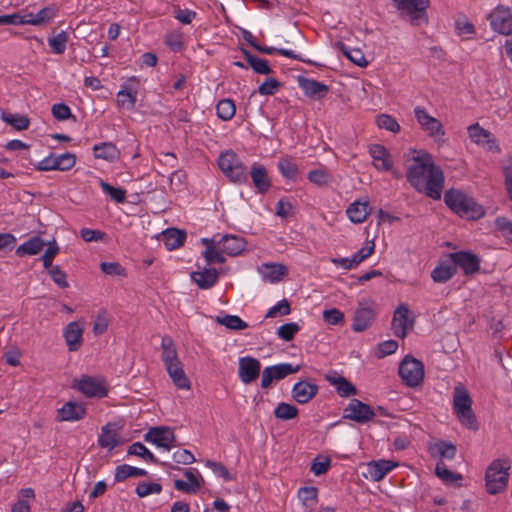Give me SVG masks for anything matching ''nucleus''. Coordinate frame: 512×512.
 <instances>
[{"instance_id":"f257e3e1","label":"nucleus","mask_w":512,"mask_h":512,"mask_svg":"<svg viewBox=\"0 0 512 512\" xmlns=\"http://www.w3.org/2000/svg\"><path fill=\"white\" fill-rule=\"evenodd\" d=\"M406 178L417 192L433 200L441 198L445 182L444 173L429 153L422 151L413 156L407 168Z\"/></svg>"},{"instance_id":"f03ea898","label":"nucleus","mask_w":512,"mask_h":512,"mask_svg":"<svg viewBox=\"0 0 512 512\" xmlns=\"http://www.w3.org/2000/svg\"><path fill=\"white\" fill-rule=\"evenodd\" d=\"M445 204L460 217L465 219H479L485 215L483 207L473 197L457 190L449 189L444 194Z\"/></svg>"},{"instance_id":"7ed1b4c3","label":"nucleus","mask_w":512,"mask_h":512,"mask_svg":"<svg viewBox=\"0 0 512 512\" xmlns=\"http://www.w3.org/2000/svg\"><path fill=\"white\" fill-rule=\"evenodd\" d=\"M510 469L509 458L495 459L489 464L485 472V486L490 495L499 494L506 489Z\"/></svg>"},{"instance_id":"20e7f679","label":"nucleus","mask_w":512,"mask_h":512,"mask_svg":"<svg viewBox=\"0 0 512 512\" xmlns=\"http://www.w3.org/2000/svg\"><path fill=\"white\" fill-rule=\"evenodd\" d=\"M453 411L463 426L471 430L478 429L476 416L472 410V399L462 385L454 388Z\"/></svg>"},{"instance_id":"39448f33","label":"nucleus","mask_w":512,"mask_h":512,"mask_svg":"<svg viewBox=\"0 0 512 512\" xmlns=\"http://www.w3.org/2000/svg\"><path fill=\"white\" fill-rule=\"evenodd\" d=\"M57 8L54 5L46 6L37 12H23L11 15L0 16V25L3 24H30L34 26H41L49 23L56 17Z\"/></svg>"},{"instance_id":"423d86ee","label":"nucleus","mask_w":512,"mask_h":512,"mask_svg":"<svg viewBox=\"0 0 512 512\" xmlns=\"http://www.w3.org/2000/svg\"><path fill=\"white\" fill-rule=\"evenodd\" d=\"M401 16L406 18L413 26L427 24V8L429 0H393Z\"/></svg>"},{"instance_id":"0eeeda50","label":"nucleus","mask_w":512,"mask_h":512,"mask_svg":"<svg viewBox=\"0 0 512 512\" xmlns=\"http://www.w3.org/2000/svg\"><path fill=\"white\" fill-rule=\"evenodd\" d=\"M424 365L420 360L406 356L399 365V376L408 387H417L424 379Z\"/></svg>"},{"instance_id":"6e6552de","label":"nucleus","mask_w":512,"mask_h":512,"mask_svg":"<svg viewBox=\"0 0 512 512\" xmlns=\"http://www.w3.org/2000/svg\"><path fill=\"white\" fill-rule=\"evenodd\" d=\"M75 164L76 155L71 152H65L61 155L51 153L36 165V169L38 171H68L73 168Z\"/></svg>"},{"instance_id":"1a4fd4ad","label":"nucleus","mask_w":512,"mask_h":512,"mask_svg":"<svg viewBox=\"0 0 512 512\" xmlns=\"http://www.w3.org/2000/svg\"><path fill=\"white\" fill-rule=\"evenodd\" d=\"M375 319L374 302L371 300L360 301L354 314L352 329L355 332H363L368 329Z\"/></svg>"},{"instance_id":"9d476101","label":"nucleus","mask_w":512,"mask_h":512,"mask_svg":"<svg viewBox=\"0 0 512 512\" xmlns=\"http://www.w3.org/2000/svg\"><path fill=\"white\" fill-rule=\"evenodd\" d=\"M414 115L421 129L425 131L428 136L443 137L445 135L441 122L431 116L424 107L416 106L414 108Z\"/></svg>"},{"instance_id":"9b49d317","label":"nucleus","mask_w":512,"mask_h":512,"mask_svg":"<svg viewBox=\"0 0 512 512\" xmlns=\"http://www.w3.org/2000/svg\"><path fill=\"white\" fill-rule=\"evenodd\" d=\"M414 326V317L409 308L401 304L399 305L393 315L392 329L397 337L405 338L408 331H411Z\"/></svg>"},{"instance_id":"f8f14e48","label":"nucleus","mask_w":512,"mask_h":512,"mask_svg":"<svg viewBox=\"0 0 512 512\" xmlns=\"http://www.w3.org/2000/svg\"><path fill=\"white\" fill-rule=\"evenodd\" d=\"M299 366H293L290 363H280L264 368L261 376V387L269 388L274 380H281L290 374L298 372Z\"/></svg>"},{"instance_id":"ddd939ff","label":"nucleus","mask_w":512,"mask_h":512,"mask_svg":"<svg viewBox=\"0 0 512 512\" xmlns=\"http://www.w3.org/2000/svg\"><path fill=\"white\" fill-rule=\"evenodd\" d=\"M73 388L81 391L87 397H104L107 395V389L104 382L98 378L84 375L80 379L73 381Z\"/></svg>"},{"instance_id":"4468645a","label":"nucleus","mask_w":512,"mask_h":512,"mask_svg":"<svg viewBox=\"0 0 512 512\" xmlns=\"http://www.w3.org/2000/svg\"><path fill=\"white\" fill-rule=\"evenodd\" d=\"M226 178L238 184L246 182L248 178L247 168L231 150H226Z\"/></svg>"},{"instance_id":"2eb2a0df","label":"nucleus","mask_w":512,"mask_h":512,"mask_svg":"<svg viewBox=\"0 0 512 512\" xmlns=\"http://www.w3.org/2000/svg\"><path fill=\"white\" fill-rule=\"evenodd\" d=\"M455 268L459 267L464 275H474L480 270V258L470 251L449 253Z\"/></svg>"},{"instance_id":"dca6fc26","label":"nucleus","mask_w":512,"mask_h":512,"mask_svg":"<svg viewBox=\"0 0 512 512\" xmlns=\"http://www.w3.org/2000/svg\"><path fill=\"white\" fill-rule=\"evenodd\" d=\"M375 416L371 406L354 398L344 409V417L358 423H366Z\"/></svg>"},{"instance_id":"f3484780","label":"nucleus","mask_w":512,"mask_h":512,"mask_svg":"<svg viewBox=\"0 0 512 512\" xmlns=\"http://www.w3.org/2000/svg\"><path fill=\"white\" fill-rule=\"evenodd\" d=\"M494 32H512V13L508 7L498 6L488 15Z\"/></svg>"},{"instance_id":"a211bd4d","label":"nucleus","mask_w":512,"mask_h":512,"mask_svg":"<svg viewBox=\"0 0 512 512\" xmlns=\"http://www.w3.org/2000/svg\"><path fill=\"white\" fill-rule=\"evenodd\" d=\"M468 134L475 144L483 146L488 151L494 153L500 151V148L492 137V134L488 130L482 128L478 123L472 124L468 127Z\"/></svg>"},{"instance_id":"6ab92c4d","label":"nucleus","mask_w":512,"mask_h":512,"mask_svg":"<svg viewBox=\"0 0 512 512\" xmlns=\"http://www.w3.org/2000/svg\"><path fill=\"white\" fill-rule=\"evenodd\" d=\"M297 82L305 96L310 99L321 100L325 98L329 92V87L326 84L314 79L298 76Z\"/></svg>"},{"instance_id":"aec40b11","label":"nucleus","mask_w":512,"mask_h":512,"mask_svg":"<svg viewBox=\"0 0 512 512\" xmlns=\"http://www.w3.org/2000/svg\"><path fill=\"white\" fill-rule=\"evenodd\" d=\"M261 370V363L258 359L245 356L239 359L238 374L244 384L251 383L258 378Z\"/></svg>"},{"instance_id":"412c9836","label":"nucleus","mask_w":512,"mask_h":512,"mask_svg":"<svg viewBox=\"0 0 512 512\" xmlns=\"http://www.w3.org/2000/svg\"><path fill=\"white\" fill-rule=\"evenodd\" d=\"M145 441L151 442L158 447L170 449L175 441L174 432L167 427L150 428L144 436Z\"/></svg>"},{"instance_id":"4be33fe9","label":"nucleus","mask_w":512,"mask_h":512,"mask_svg":"<svg viewBox=\"0 0 512 512\" xmlns=\"http://www.w3.org/2000/svg\"><path fill=\"white\" fill-rule=\"evenodd\" d=\"M396 463L389 460L371 461L366 466V472L363 473L366 479L373 481L382 480L394 467Z\"/></svg>"},{"instance_id":"5701e85b","label":"nucleus","mask_w":512,"mask_h":512,"mask_svg":"<svg viewBox=\"0 0 512 512\" xmlns=\"http://www.w3.org/2000/svg\"><path fill=\"white\" fill-rule=\"evenodd\" d=\"M83 326L77 322H70L64 329V339L68 350L70 352H75L80 349L83 343Z\"/></svg>"},{"instance_id":"b1692460","label":"nucleus","mask_w":512,"mask_h":512,"mask_svg":"<svg viewBox=\"0 0 512 512\" xmlns=\"http://www.w3.org/2000/svg\"><path fill=\"white\" fill-rule=\"evenodd\" d=\"M86 408L78 402L68 401L57 410V421H78L85 417Z\"/></svg>"},{"instance_id":"393cba45","label":"nucleus","mask_w":512,"mask_h":512,"mask_svg":"<svg viewBox=\"0 0 512 512\" xmlns=\"http://www.w3.org/2000/svg\"><path fill=\"white\" fill-rule=\"evenodd\" d=\"M318 386L308 381H299L292 388V397L299 404H306L318 393Z\"/></svg>"},{"instance_id":"a878e982","label":"nucleus","mask_w":512,"mask_h":512,"mask_svg":"<svg viewBox=\"0 0 512 512\" xmlns=\"http://www.w3.org/2000/svg\"><path fill=\"white\" fill-rule=\"evenodd\" d=\"M250 175H251L253 185L256 188L258 193L265 194L269 191L272 183H271V180L268 175V171L265 168V166H263L259 163H254L252 165Z\"/></svg>"},{"instance_id":"bb28decb","label":"nucleus","mask_w":512,"mask_h":512,"mask_svg":"<svg viewBox=\"0 0 512 512\" xmlns=\"http://www.w3.org/2000/svg\"><path fill=\"white\" fill-rule=\"evenodd\" d=\"M456 272L453 260L448 254L447 257L440 260L438 265L432 270L431 278L436 283H446L456 274Z\"/></svg>"},{"instance_id":"cd10ccee","label":"nucleus","mask_w":512,"mask_h":512,"mask_svg":"<svg viewBox=\"0 0 512 512\" xmlns=\"http://www.w3.org/2000/svg\"><path fill=\"white\" fill-rule=\"evenodd\" d=\"M325 379L335 387L337 393L342 397L353 396L357 393L356 387L336 371H329L325 375Z\"/></svg>"},{"instance_id":"c85d7f7f","label":"nucleus","mask_w":512,"mask_h":512,"mask_svg":"<svg viewBox=\"0 0 512 512\" xmlns=\"http://www.w3.org/2000/svg\"><path fill=\"white\" fill-rule=\"evenodd\" d=\"M369 153L376 169L381 171H390L392 169L393 161L391 155L384 146L374 144L370 147Z\"/></svg>"},{"instance_id":"c756f323","label":"nucleus","mask_w":512,"mask_h":512,"mask_svg":"<svg viewBox=\"0 0 512 512\" xmlns=\"http://www.w3.org/2000/svg\"><path fill=\"white\" fill-rule=\"evenodd\" d=\"M258 272L263 280L270 283H277L288 273V269L283 264L263 263L258 267Z\"/></svg>"},{"instance_id":"7c9ffc66","label":"nucleus","mask_w":512,"mask_h":512,"mask_svg":"<svg viewBox=\"0 0 512 512\" xmlns=\"http://www.w3.org/2000/svg\"><path fill=\"white\" fill-rule=\"evenodd\" d=\"M191 279L200 289L211 288L218 280V272L214 268H203L191 272Z\"/></svg>"},{"instance_id":"2f4dec72","label":"nucleus","mask_w":512,"mask_h":512,"mask_svg":"<svg viewBox=\"0 0 512 512\" xmlns=\"http://www.w3.org/2000/svg\"><path fill=\"white\" fill-rule=\"evenodd\" d=\"M370 211L371 207L368 201L356 200L348 206L346 214L351 222L360 224L366 220Z\"/></svg>"},{"instance_id":"473e14b6","label":"nucleus","mask_w":512,"mask_h":512,"mask_svg":"<svg viewBox=\"0 0 512 512\" xmlns=\"http://www.w3.org/2000/svg\"><path fill=\"white\" fill-rule=\"evenodd\" d=\"M186 237V232L177 228H169L162 232V241L168 250H174L181 247L184 244Z\"/></svg>"},{"instance_id":"72a5a7b5","label":"nucleus","mask_w":512,"mask_h":512,"mask_svg":"<svg viewBox=\"0 0 512 512\" xmlns=\"http://www.w3.org/2000/svg\"><path fill=\"white\" fill-rule=\"evenodd\" d=\"M166 370L177 388L186 390L190 389V380L185 374L181 361L175 364H170L166 367Z\"/></svg>"},{"instance_id":"f704fd0d","label":"nucleus","mask_w":512,"mask_h":512,"mask_svg":"<svg viewBox=\"0 0 512 512\" xmlns=\"http://www.w3.org/2000/svg\"><path fill=\"white\" fill-rule=\"evenodd\" d=\"M98 443L100 447L108 450L114 449L119 444V435L115 429V424L108 423L102 427Z\"/></svg>"},{"instance_id":"c9c22d12","label":"nucleus","mask_w":512,"mask_h":512,"mask_svg":"<svg viewBox=\"0 0 512 512\" xmlns=\"http://www.w3.org/2000/svg\"><path fill=\"white\" fill-rule=\"evenodd\" d=\"M46 244L47 243L40 236H33L28 241L18 246L15 253L18 257L37 255Z\"/></svg>"},{"instance_id":"e433bc0d","label":"nucleus","mask_w":512,"mask_h":512,"mask_svg":"<svg viewBox=\"0 0 512 512\" xmlns=\"http://www.w3.org/2000/svg\"><path fill=\"white\" fill-rule=\"evenodd\" d=\"M247 65L253 69L255 73L268 75L272 72L267 60L259 58L246 49L241 50Z\"/></svg>"},{"instance_id":"4c0bfd02","label":"nucleus","mask_w":512,"mask_h":512,"mask_svg":"<svg viewBox=\"0 0 512 512\" xmlns=\"http://www.w3.org/2000/svg\"><path fill=\"white\" fill-rule=\"evenodd\" d=\"M336 46L352 63L357 66L366 67L368 65V61L361 49L352 48L343 42H337Z\"/></svg>"},{"instance_id":"58836bf2","label":"nucleus","mask_w":512,"mask_h":512,"mask_svg":"<svg viewBox=\"0 0 512 512\" xmlns=\"http://www.w3.org/2000/svg\"><path fill=\"white\" fill-rule=\"evenodd\" d=\"M161 348H162V361H163L165 367L169 366L170 364H175L177 362H180L178 355H177L176 348L174 346L173 339L170 336L162 337Z\"/></svg>"},{"instance_id":"ea45409f","label":"nucleus","mask_w":512,"mask_h":512,"mask_svg":"<svg viewBox=\"0 0 512 512\" xmlns=\"http://www.w3.org/2000/svg\"><path fill=\"white\" fill-rule=\"evenodd\" d=\"M96 158L104 159L107 161H114L119 158L120 152L116 145L112 142H103L93 147Z\"/></svg>"},{"instance_id":"a19ab883","label":"nucleus","mask_w":512,"mask_h":512,"mask_svg":"<svg viewBox=\"0 0 512 512\" xmlns=\"http://www.w3.org/2000/svg\"><path fill=\"white\" fill-rule=\"evenodd\" d=\"M201 242L206 246V249L203 252V257L205 258L207 265L224 262V257L217 249L214 239L202 238Z\"/></svg>"},{"instance_id":"79ce46f5","label":"nucleus","mask_w":512,"mask_h":512,"mask_svg":"<svg viewBox=\"0 0 512 512\" xmlns=\"http://www.w3.org/2000/svg\"><path fill=\"white\" fill-rule=\"evenodd\" d=\"M298 497L305 509L311 512L317 504L318 489L315 486L301 487L298 491Z\"/></svg>"},{"instance_id":"37998d69","label":"nucleus","mask_w":512,"mask_h":512,"mask_svg":"<svg viewBox=\"0 0 512 512\" xmlns=\"http://www.w3.org/2000/svg\"><path fill=\"white\" fill-rule=\"evenodd\" d=\"M147 471L141 468L133 467L127 464H122L116 467L115 481L122 482L129 477L146 476Z\"/></svg>"},{"instance_id":"c03bdc74","label":"nucleus","mask_w":512,"mask_h":512,"mask_svg":"<svg viewBox=\"0 0 512 512\" xmlns=\"http://www.w3.org/2000/svg\"><path fill=\"white\" fill-rule=\"evenodd\" d=\"M246 244L243 237L226 234V255H240L245 250Z\"/></svg>"},{"instance_id":"a18cd8bd","label":"nucleus","mask_w":512,"mask_h":512,"mask_svg":"<svg viewBox=\"0 0 512 512\" xmlns=\"http://www.w3.org/2000/svg\"><path fill=\"white\" fill-rule=\"evenodd\" d=\"M435 474L447 485H451L462 480L461 474L450 471L442 462L437 463L435 467Z\"/></svg>"},{"instance_id":"49530a36","label":"nucleus","mask_w":512,"mask_h":512,"mask_svg":"<svg viewBox=\"0 0 512 512\" xmlns=\"http://www.w3.org/2000/svg\"><path fill=\"white\" fill-rule=\"evenodd\" d=\"M277 166L283 177L290 180L296 179L298 175V167L292 159L288 157H282L280 158Z\"/></svg>"},{"instance_id":"de8ad7c7","label":"nucleus","mask_w":512,"mask_h":512,"mask_svg":"<svg viewBox=\"0 0 512 512\" xmlns=\"http://www.w3.org/2000/svg\"><path fill=\"white\" fill-rule=\"evenodd\" d=\"M274 415L277 419L287 421L297 417L298 409L292 404L281 402L274 409Z\"/></svg>"},{"instance_id":"09e8293b","label":"nucleus","mask_w":512,"mask_h":512,"mask_svg":"<svg viewBox=\"0 0 512 512\" xmlns=\"http://www.w3.org/2000/svg\"><path fill=\"white\" fill-rule=\"evenodd\" d=\"M2 119L18 131L26 130L29 127L30 120L25 115L20 114H3Z\"/></svg>"},{"instance_id":"8fccbe9b","label":"nucleus","mask_w":512,"mask_h":512,"mask_svg":"<svg viewBox=\"0 0 512 512\" xmlns=\"http://www.w3.org/2000/svg\"><path fill=\"white\" fill-rule=\"evenodd\" d=\"M137 92H131L125 89L120 90L117 93V105L128 110H132L135 107L137 100Z\"/></svg>"},{"instance_id":"3c124183","label":"nucleus","mask_w":512,"mask_h":512,"mask_svg":"<svg viewBox=\"0 0 512 512\" xmlns=\"http://www.w3.org/2000/svg\"><path fill=\"white\" fill-rule=\"evenodd\" d=\"M299 330L300 326L297 323H285L278 327L276 334L281 340L291 341L294 339Z\"/></svg>"},{"instance_id":"603ef678","label":"nucleus","mask_w":512,"mask_h":512,"mask_svg":"<svg viewBox=\"0 0 512 512\" xmlns=\"http://www.w3.org/2000/svg\"><path fill=\"white\" fill-rule=\"evenodd\" d=\"M434 449L439 454L440 458L452 460L456 455V446L447 441H439L434 445Z\"/></svg>"},{"instance_id":"864d4df0","label":"nucleus","mask_w":512,"mask_h":512,"mask_svg":"<svg viewBox=\"0 0 512 512\" xmlns=\"http://www.w3.org/2000/svg\"><path fill=\"white\" fill-rule=\"evenodd\" d=\"M376 123L379 128L388 130L393 133H398L400 131V125L396 121V119L387 114H381L377 117Z\"/></svg>"},{"instance_id":"5fc2aeb1","label":"nucleus","mask_w":512,"mask_h":512,"mask_svg":"<svg viewBox=\"0 0 512 512\" xmlns=\"http://www.w3.org/2000/svg\"><path fill=\"white\" fill-rule=\"evenodd\" d=\"M291 312L288 300L282 299L272 306L265 315V318H275L277 316H286Z\"/></svg>"},{"instance_id":"6e6d98bb","label":"nucleus","mask_w":512,"mask_h":512,"mask_svg":"<svg viewBox=\"0 0 512 512\" xmlns=\"http://www.w3.org/2000/svg\"><path fill=\"white\" fill-rule=\"evenodd\" d=\"M67 34H55L48 38V44L56 54H62L66 50Z\"/></svg>"},{"instance_id":"4d7b16f0","label":"nucleus","mask_w":512,"mask_h":512,"mask_svg":"<svg viewBox=\"0 0 512 512\" xmlns=\"http://www.w3.org/2000/svg\"><path fill=\"white\" fill-rule=\"evenodd\" d=\"M100 186L115 202L122 203L125 201L126 191L124 189L113 187L104 181L100 182Z\"/></svg>"},{"instance_id":"13d9d810","label":"nucleus","mask_w":512,"mask_h":512,"mask_svg":"<svg viewBox=\"0 0 512 512\" xmlns=\"http://www.w3.org/2000/svg\"><path fill=\"white\" fill-rule=\"evenodd\" d=\"M281 83L275 78H267L265 81L258 87V93L262 96H270L277 92L280 88Z\"/></svg>"},{"instance_id":"bf43d9fd","label":"nucleus","mask_w":512,"mask_h":512,"mask_svg":"<svg viewBox=\"0 0 512 512\" xmlns=\"http://www.w3.org/2000/svg\"><path fill=\"white\" fill-rule=\"evenodd\" d=\"M59 246L55 240L48 243V248L42 255V262L45 269H49L52 265L54 257L59 253Z\"/></svg>"},{"instance_id":"052dcab7","label":"nucleus","mask_w":512,"mask_h":512,"mask_svg":"<svg viewBox=\"0 0 512 512\" xmlns=\"http://www.w3.org/2000/svg\"><path fill=\"white\" fill-rule=\"evenodd\" d=\"M52 280L60 287L67 288L69 283L67 281L66 273L60 268V266H51L47 269Z\"/></svg>"},{"instance_id":"680f3d73","label":"nucleus","mask_w":512,"mask_h":512,"mask_svg":"<svg viewBox=\"0 0 512 512\" xmlns=\"http://www.w3.org/2000/svg\"><path fill=\"white\" fill-rule=\"evenodd\" d=\"M162 486L159 483H139L136 487V494L140 497H146L150 494H159Z\"/></svg>"},{"instance_id":"e2e57ef3","label":"nucleus","mask_w":512,"mask_h":512,"mask_svg":"<svg viewBox=\"0 0 512 512\" xmlns=\"http://www.w3.org/2000/svg\"><path fill=\"white\" fill-rule=\"evenodd\" d=\"M323 319L327 324L339 325L344 321V314L336 308L323 311Z\"/></svg>"},{"instance_id":"0e129e2a","label":"nucleus","mask_w":512,"mask_h":512,"mask_svg":"<svg viewBox=\"0 0 512 512\" xmlns=\"http://www.w3.org/2000/svg\"><path fill=\"white\" fill-rule=\"evenodd\" d=\"M308 180L314 184H317L319 186L326 185L329 180V174L324 169H315L311 170L308 173Z\"/></svg>"},{"instance_id":"69168bd1","label":"nucleus","mask_w":512,"mask_h":512,"mask_svg":"<svg viewBox=\"0 0 512 512\" xmlns=\"http://www.w3.org/2000/svg\"><path fill=\"white\" fill-rule=\"evenodd\" d=\"M186 174L182 170L174 171L169 179V186L172 191H179L185 182Z\"/></svg>"},{"instance_id":"338daca9","label":"nucleus","mask_w":512,"mask_h":512,"mask_svg":"<svg viewBox=\"0 0 512 512\" xmlns=\"http://www.w3.org/2000/svg\"><path fill=\"white\" fill-rule=\"evenodd\" d=\"M496 228L512 241V221L506 217H497L495 220Z\"/></svg>"},{"instance_id":"774afa93","label":"nucleus","mask_w":512,"mask_h":512,"mask_svg":"<svg viewBox=\"0 0 512 512\" xmlns=\"http://www.w3.org/2000/svg\"><path fill=\"white\" fill-rule=\"evenodd\" d=\"M52 115L54 118L60 121H64L72 117L70 108L63 103L54 104L52 106Z\"/></svg>"}]
</instances>
